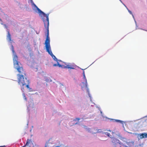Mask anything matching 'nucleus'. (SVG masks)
I'll list each match as a JSON object with an SVG mask.
<instances>
[{
    "label": "nucleus",
    "instance_id": "nucleus-21",
    "mask_svg": "<svg viewBox=\"0 0 147 147\" xmlns=\"http://www.w3.org/2000/svg\"><path fill=\"white\" fill-rule=\"evenodd\" d=\"M83 76L85 75V73H84V71H83Z\"/></svg>",
    "mask_w": 147,
    "mask_h": 147
},
{
    "label": "nucleus",
    "instance_id": "nucleus-4",
    "mask_svg": "<svg viewBox=\"0 0 147 147\" xmlns=\"http://www.w3.org/2000/svg\"><path fill=\"white\" fill-rule=\"evenodd\" d=\"M35 6L36 7L37 10L39 13L41 14V17L43 22L45 21H48L49 20V14H45L44 12L41 11L39 8H38L35 5Z\"/></svg>",
    "mask_w": 147,
    "mask_h": 147
},
{
    "label": "nucleus",
    "instance_id": "nucleus-27",
    "mask_svg": "<svg viewBox=\"0 0 147 147\" xmlns=\"http://www.w3.org/2000/svg\"><path fill=\"white\" fill-rule=\"evenodd\" d=\"M45 147H47V146L46 145V146H45Z\"/></svg>",
    "mask_w": 147,
    "mask_h": 147
},
{
    "label": "nucleus",
    "instance_id": "nucleus-19",
    "mask_svg": "<svg viewBox=\"0 0 147 147\" xmlns=\"http://www.w3.org/2000/svg\"><path fill=\"white\" fill-rule=\"evenodd\" d=\"M57 66V64H55L53 65V66L54 67H56Z\"/></svg>",
    "mask_w": 147,
    "mask_h": 147
},
{
    "label": "nucleus",
    "instance_id": "nucleus-18",
    "mask_svg": "<svg viewBox=\"0 0 147 147\" xmlns=\"http://www.w3.org/2000/svg\"><path fill=\"white\" fill-rule=\"evenodd\" d=\"M116 121L117 122H119L120 123H121L122 122V121L119 120H116Z\"/></svg>",
    "mask_w": 147,
    "mask_h": 147
},
{
    "label": "nucleus",
    "instance_id": "nucleus-16",
    "mask_svg": "<svg viewBox=\"0 0 147 147\" xmlns=\"http://www.w3.org/2000/svg\"><path fill=\"white\" fill-rule=\"evenodd\" d=\"M24 98L26 100V97L24 93H23L22 94Z\"/></svg>",
    "mask_w": 147,
    "mask_h": 147
},
{
    "label": "nucleus",
    "instance_id": "nucleus-24",
    "mask_svg": "<svg viewBox=\"0 0 147 147\" xmlns=\"http://www.w3.org/2000/svg\"><path fill=\"white\" fill-rule=\"evenodd\" d=\"M0 21H2L1 19L0 18Z\"/></svg>",
    "mask_w": 147,
    "mask_h": 147
},
{
    "label": "nucleus",
    "instance_id": "nucleus-23",
    "mask_svg": "<svg viewBox=\"0 0 147 147\" xmlns=\"http://www.w3.org/2000/svg\"><path fill=\"white\" fill-rule=\"evenodd\" d=\"M5 147V146H0V147Z\"/></svg>",
    "mask_w": 147,
    "mask_h": 147
},
{
    "label": "nucleus",
    "instance_id": "nucleus-22",
    "mask_svg": "<svg viewBox=\"0 0 147 147\" xmlns=\"http://www.w3.org/2000/svg\"><path fill=\"white\" fill-rule=\"evenodd\" d=\"M129 12L130 13H132L131 12V11L129 10H128Z\"/></svg>",
    "mask_w": 147,
    "mask_h": 147
},
{
    "label": "nucleus",
    "instance_id": "nucleus-8",
    "mask_svg": "<svg viewBox=\"0 0 147 147\" xmlns=\"http://www.w3.org/2000/svg\"><path fill=\"white\" fill-rule=\"evenodd\" d=\"M28 83H26L25 84V85H26V87H27V88L30 91H32V89L31 88H30L29 86V84L30 83L29 80H28Z\"/></svg>",
    "mask_w": 147,
    "mask_h": 147
},
{
    "label": "nucleus",
    "instance_id": "nucleus-26",
    "mask_svg": "<svg viewBox=\"0 0 147 147\" xmlns=\"http://www.w3.org/2000/svg\"><path fill=\"white\" fill-rule=\"evenodd\" d=\"M109 131H110V132H111V131L110 130H109Z\"/></svg>",
    "mask_w": 147,
    "mask_h": 147
},
{
    "label": "nucleus",
    "instance_id": "nucleus-28",
    "mask_svg": "<svg viewBox=\"0 0 147 147\" xmlns=\"http://www.w3.org/2000/svg\"><path fill=\"white\" fill-rule=\"evenodd\" d=\"M125 147H127V146H125Z\"/></svg>",
    "mask_w": 147,
    "mask_h": 147
},
{
    "label": "nucleus",
    "instance_id": "nucleus-9",
    "mask_svg": "<svg viewBox=\"0 0 147 147\" xmlns=\"http://www.w3.org/2000/svg\"><path fill=\"white\" fill-rule=\"evenodd\" d=\"M7 38L8 39L9 41H11V35L9 31L7 32Z\"/></svg>",
    "mask_w": 147,
    "mask_h": 147
},
{
    "label": "nucleus",
    "instance_id": "nucleus-17",
    "mask_svg": "<svg viewBox=\"0 0 147 147\" xmlns=\"http://www.w3.org/2000/svg\"><path fill=\"white\" fill-rule=\"evenodd\" d=\"M80 119V118H76V119H74V120L76 121L77 120L78 121H79Z\"/></svg>",
    "mask_w": 147,
    "mask_h": 147
},
{
    "label": "nucleus",
    "instance_id": "nucleus-20",
    "mask_svg": "<svg viewBox=\"0 0 147 147\" xmlns=\"http://www.w3.org/2000/svg\"><path fill=\"white\" fill-rule=\"evenodd\" d=\"M21 90H22V91H24V88L23 87V88H21Z\"/></svg>",
    "mask_w": 147,
    "mask_h": 147
},
{
    "label": "nucleus",
    "instance_id": "nucleus-12",
    "mask_svg": "<svg viewBox=\"0 0 147 147\" xmlns=\"http://www.w3.org/2000/svg\"><path fill=\"white\" fill-rule=\"evenodd\" d=\"M69 66L70 67H68V69H75V66L73 65H71L70 64Z\"/></svg>",
    "mask_w": 147,
    "mask_h": 147
},
{
    "label": "nucleus",
    "instance_id": "nucleus-5",
    "mask_svg": "<svg viewBox=\"0 0 147 147\" xmlns=\"http://www.w3.org/2000/svg\"><path fill=\"white\" fill-rule=\"evenodd\" d=\"M45 47L46 51L48 52V53L51 55V56L52 57L55 61L57 62V61H58V60L56 58L55 56L53 54L51 50L50 46L49 47L47 46V47Z\"/></svg>",
    "mask_w": 147,
    "mask_h": 147
},
{
    "label": "nucleus",
    "instance_id": "nucleus-13",
    "mask_svg": "<svg viewBox=\"0 0 147 147\" xmlns=\"http://www.w3.org/2000/svg\"><path fill=\"white\" fill-rule=\"evenodd\" d=\"M104 133L105 134V135L107 136L108 137L111 138V135H110L109 133L106 132H105Z\"/></svg>",
    "mask_w": 147,
    "mask_h": 147
},
{
    "label": "nucleus",
    "instance_id": "nucleus-3",
    "mask_svg": "<svg viewBox=\"0 0 147 147\" xmlns=\"http://www.w3.org/2000/svg\"><path fill=\"white\" fill-rule=\"evenodd\" d=\"M18 77V83L21 86L25 85L26 83H28V80L26 77V76H20Z\"/></svg>",
    "mask_w": 147,
    "mask_h": 147
},
{
    "label": "nucleus",
    "instance_id": "nucleus-2",
    "mask_svg": "<svg viewBox=\"0 0 147 147\" xmlns=\"http://www.w3.org/2000/svg\"><path fill=\"white\" fill-rule=\"evenodd\" d=\"M14 66L19 72V74L17 75L18 76H26L25 71L23 69L22 65L21 63Z\"/></svg>",
    "mask_w": 147,
    "mask_h": 147
},
{
    "label": "nucleus",
    "instance_id": "nucleus-10",
    "mask_svg": "<svg viewBox=\"0 0 147 147\" xmlns=\"http://www.w3.org/2000/svg\"><path fill=\"white\" fill-rule=\"evenodd\" d=\"M30 142H31L30 140H29V139H28L27 140L26 142L25 145L22 147H25V146L26 145L28 146L29 144V143H30Z\"/></svg>",
    "mask_w": 147,
    "mask_h": 147
},
{
    "label": "nucleus",
    "instance_id": "nucleus-1",
    "mask_svg": "<svg viewBox=\"0 0 147 147\" xmlns=\"http://www.w3.org/2000/svg\"><path fill=\"white\" fill-rule=\"evenodd\" d=\"M44 24L45 27L47 30V34L46 36V39L45 42V47H47V46L49 47L50 46V40L49 37V20L48 21H45L44 22Z\"/></svg>",
    "mask_w": 147,
    "mask_h": 147
},
{
    "label": "nucleus",
    "instance_id": "nucleus-15",
    "mask_svg": "<svg viewBox=\"0 0 147 147\" xmlns=\"http://www.w3.org/2000/svg\"><path fill=\"white\" fill-rule=\"evenodd\" d=\"M66 65L64 67H63L64 68H68V67H70L69 65H70V64H65Z\"/></svg>",
    "mask_w": 147,
    "mask_h": 147
},
{
    "label": "nucleus",
    "instance_id": "nucleus-11",
    "mask_svg": "<svg viewBox=\"0 0 147 147\" xmlns=\"http://www.w3.org/2000/svg\"><path fill=\"white\" fill-rule=\"evenodd\" d=\"M83 76L84 79V80L85 81V87L87 88V81L86 79V77H85V75H84Z\"/></svg>",
    "mask_w": 147,
    "mask_h": 147
},
{
    "label": "nucleus",
    "instance_id": "nucleus-14",
    "mask_svg": "<svg viewBox=\"0 0 147 147\" xmlns=\"http://www.w3.org/2000/svg\"><path fill=\"white\" fill-rule=\"evenodd\" d=\"M57 66H58L59 67H62V68H64L63 67H64L65 65H62L60 64L58 62V61H57Z\"/></svg>",
    "mask_w": 147,
    "mask_h": 147
},
{
    "label": "nucleus",
    "instance_id": "nucleus-6",
    "mask_svg": "<svg viewBox=\"0 0 147 147\" xmlns=\"http://www.w3.org/2000/svg\"><path fill=\"white\" fill-rule=\"evenodd\" d=\"M12 52L14 54V56L13 57V60L14 66L19 64L20 63L18 61V57L16 54L13 48L12 49Z\"/></svg>",
    "mask_w": 147,
    "mask_h": 147
},
{
    "label": "nucleus",
    "instance_id": "nucleus-25",
    "mask_svg": "<svg viewBox=\"0 0 147 147\" xmlns=\"http://www.w3.org/2000/svg\"><path fill=\"white\" fill-rule=\"evenodd\" d=\"M55 147H60L59 146H55Z\"/></svg>",
    "mask_w": 147,
    "mask_h": 147
},
{
    "label": "nucleus",
    "instance_id": "nucleus-7",
    "mask_svg": "<svg viewBox=\"0 0 147 147\" xmlns=\"http://www.w3.org/2000/svg\"><path fill=\"white\" fill-rule=\"evenodd\" d=\"M138 136H139L140 138L141 139L143 138H147V134L144 133L142 134H138Z\"/></svg>",
    "mask_w": 147,
    "mask_h": 147
}]
</instances>
